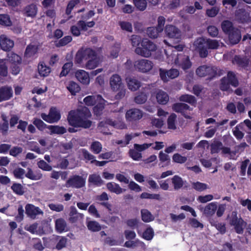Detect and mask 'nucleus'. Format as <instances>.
Returning <instances> with one entry per match:
<instances>
[{"label":"nucleus","instance_id":"14","mask_svg":"<svg viewBox=\"0 0 251 251\" xmlns=\"http://www.w3.org/2000/svg\"><path fill=\"white\" fill-rule=\"evenodd\" d=\"M196 74L200 77L206 75L213 76L216 74V68L212 66L203 65L197 69Z\"/></svg>","mask_w":251,"mask_h":251},{"label":"nucleus","instance_id":"8","mask_svg":"<svg viewBox=\"0 0 251 251\" xmlns=\"http://www.w3.org/2000/svg\"><path fill=\"white\" fill-rule=\"evenodd\" d=\"M95 25L94 21H90L85 23L83 21H78L76 25L71 27V31L73 35L78 36L80 35L81 30L86 31L88 28L93 27Z\"/></svg>","mask_w":251,"mask_h":251},{"label":"nucleus","instance_id":"54","mask_svg":"<svg viewBox=\"0 0 251 251\" xmlns=\"http://www.w3.org/2000/svg\"><path fill=\"white\" fill-rule=\"evenodd\" d=\"M173 161L176 163L182 164L185 163L187 160V157L182 156L179 153H175L172 157Z\"/></svg>","mask_w":251,"mask_h":251},{"label":"nucleus","instance_id":"27","mask_svg":"<svg viewBox=\"0 0 251 251\" xmlns=\"http://www.w3.org/2000/svg\"><path fill=\"white\" fill-rule=\"evenodd\" d=\"M227 35L230 43L233 45L237 44L241 38L240 31L237 28L232 30V31L230 32Z\"/></svg>","mask_w":251,"mask_h":251},{"label":"nucleus","instance_id":"26","mask_svg":"<svg viewBox=\"0 0 251 251\" xmlns=\"http://www.w3.org/2000/svg\"><path fill=\"white\" fill-rule=\"evenodd\" d=\"M126 80L128 89L131 91H135L141 86L140 81L134 77H127Z\"/></svg>","mask_w":251,"mask_h":251},{"label":"nucleus","instance_id":"1","mask_svg":"<svg viewBox=\"0 0 251 251\" xmlns=\"http://www.w3.org/2000/svg\"><path fill=\"white\" fill-rule=\"evenodd\" d=\"M91 116L89 110L86 107L77 110L71 111L68 116L69 124L75 127L87 128L91 126V121L88 119Z\"/></svg>","mask_w":251,"mask_h":251},{"label":"nucleus","instance_id":"32","mask_svg":"<svg viewBox=\"0 0 251 251\" xmlns=\"http://www.w3.org/2000/svg\"><path fill=\"white\" fill-rule=\"evenodd\" d=\"M88 182L97 186H100L103 182L100 176L97 174L90 175L88 178Z\"/></svg>","mask_w":251,"mask_h":251},{"label":"nucleus","instance_id":"62","mask_svg":"<svg viewBox=\"0 0 251 251\" xmlns=\"http://www.w3.org/2000/svg\"><path fill=\"white\" fill-rule=\"evenodd\" d=\"M159 159L161 163H165L166 165H168L170 162V158L169 156L163 152L160 151L159 153Z\"/></svg>","mask_w":251,"mask_h":251},{"label":"nucleus","instance_id":"45","mask_svg":"<svg viewBox=\"0 0 251 251\" xmlns=\"http://www.w3.org/2000/svg\"><path fill=\"white\" fill-rule=\"evenodd\" d=\"M243 128V123L238 125L233 130V134L237 139H241L243 138L244 134L240 130Z\"/></svg>","mask_w":251,"mask_h":251},{"label":"nucleus","instance_id":"57","mask_svg":"<svg viewBox=\"0 0 251 251\" xmlns=\"http://www.w3.org/2000/svg\"><path fill=\"white\" fill-rule=\"evenodd\" d=\"M78 213L77 212V209L74 206H71L70 207V211L69 213V220L71 222H75L76 221V219L77 218V215Z\"/></svg>","mask_w":251,"mask_h":251},{"label":"nucleus","instance_id":"44","mask_svg":"<svg viewBox=\"0 0 251 251\" xmlns=\"http://www.w3.org/2000/svg\"><path fill=\"white\" fill-rule=\"evenodd\" d=\"M3 123H0V132L3 135H5L8 129V121L4 115H1Z\"/></svg>","mask_w":251,"mask_h":251},{"label":"nucleus","instance_id":"17","mask_svg":"<svg viewBox=\"0 0 251 251\" xmlns=\"http://www.w3.org/2000/svg\"><path fill=\"white\" fill-rule=\"evenodd\" d=\"M155 97L157 102L160 104H166L169 100L167 93L161 90H158L151 94V97Z\"/></svg>","mask_w":251,"mask_h":251},{"label":"nucleus","instance_id":"49","mask_svg":"<svg viewBox=\"0 0 251 251\" xmlns=\"http://www.w3.org/2000/svg\"><path fill=\"white\" fill-rule=\"evenodd\" d=\"M154 236V231L151 227L147 228L142 233V237L146 240H151Z\"/></svg>","mask_w":251,"mask_h":251},{"label":"nucleus","instance_id":"59","mask_svg":"<svg viewBox=\"0 0 251 251\" xmlns=\"http://www.w3.org/2000/svg\"><path fill=\"white\" fill-rule=\"evenodd\" d=\"M232 226H234L235 231L237 233L241 234L243 233L244 227L245 226V223L242 219H241L238 223Z\"/></svg>","mask_w":251,"mask_h":251},{"label":"nucleus","instance_id":"9","mask_svg":"<svg viewBox=\"0 0 251 251\" xmlns=\"http://www.w3.org/2000/svg\"><path fill=\"white\" fill-rule=\"evenodd\" d=\"M237 87L239 83L235 75L232 72H229L226 77H224L221 80V89L226 91L229 88V85Z\"/></svg>","mask_w":251,"mask_h":251},{"label":"nucleus","instance_id":"53","mask_svg":"<svg viewBox=\"0 0 251 251\" xmlns=\"http://www.w3.org/2000/svg\"><path fill=\"white\" fill-rule=\"evenodd\" d=\"M88 229L92 231H98L101 229L100 225L96 221H90L87 224Z\"/></svg>","mask_w":251,"mask_h":251},{"label":"nucleus","instance_id":"10","mask_svg":"<svg viewBox=\"0 0 251 251\" xmlns=\"http://www.w3.org/2000/svg\"><path fill=\"white\" fill-rule=\"evenodd\" d=\"M41 117L47 123H57L60 119L61 114L60 111L56 108L51 107L48 115L42 113Z\"/></svg>","mask_w":251,"mask_h":251},{"label":"nucleus","instance_id":"29","mask_svg":"<svg viewBox=\"0 0 251 251\" xmlns=\"http://www.w3.org/2000/svg\"><path fill=\"white\" fill-rule=\"evenodd\" d=\"M101 62V61L100 58H97L96 56L92 58L89 59L85 65H82V67H85L87 69H94L97 67Z\"/></svg>","mask_w":251,"mask_h":251},{"label":"nucleus","instance_id":"50","mask_svg":"<svg viewBox=\"0 0 251 251\" xmlns=\"http://www.w3.org/2000/svg\"><path fill=\"white\" fill-rule=\"evenodd\" d=\"M129 154L130 157L135 161H139L142 157V153L134 148L129 150Z\"/></svg>","mask_w":251,"mask_h":251},{"label":"nucleus","instance_id":"25","mask_svg":"<svg viewBox=\"0 0 251 251\" xmlns=\"http://www.w3.org/2000/svg\"><path fill=\"white\" fill-rule=\"evenodd\" d=\"M75 75L77 79L81 83L87 85L90 83L89 75L84 70H79L77 71Z\"/></svg>","mask_w":251,"mask_h":251},{"label":"nucleus","instance_id":"30","mask_svg":"<svg viewBox=\"0 0 251 251\" xmlns=\"http://www.w3.org/2000/svg\"><path fill=\"white\" fill-rule=\"evenodd\" d=\"M38 71L41 76L45 77L50 74L51 69L45 63L42 62L38 64Z\"/></svg>","mask_w":251,"mask_h":251},{"label":"nucleus","instance_id":"16","mask_svg":"<svg viewBox=\"0 0 251 251\" xmlns=\"http://www.w3.org/2000/svg\"><path fill=\"white\" fill-rule=\"evenodd\" d=\"M217 209V203L216 202H212L207 204L204 207H200V210L202 212L203 214L207 217H211L213 216Z\"/></svg>","mask_w":251,"mask_h":251},{"label":"nucleus","instance_id":"64","mask_svg":"<svg viewBox=\"0 0 251 251\" xmlns=\"http://www.w3.org/2000/svg\"><path fill=\"white\" fill-rule=\"evenodd\" d=\"M214 199L213 196L211 194L205 196H200L197 198V201L201 203H206Z\"/></svg>","mask_w":251,"mask_h":251},{"label":"nucleus","instance_id":"22","mask_svg":"<svg viewBox=\"0 0 251 251\" xmlns=\"http://www.w3.org/2000/svg\"><path fill=\"white\" fill-rule=\"evenodd\" d=\"M55 229L59 233L69 230L66 222L63 218H58L55 221Z\"/></svg>","mask_w":251,"mask_h":251},{"label":"nucleus","instance_id":"15","mask_svg":"<svg viewBox=\"0 0 251 251\" xmlns=\"http://www.w3.org/2000/svg\"><path fill=\"white\" fill-rule=\"evenodd\" d=\"M165 33L170 39L179 40L181 38V32L177 27L172 25H167L165 28Z\"/></svg>","mask_w":251,"mask_h":251},{"label":"nucleus","instance_id":"21","mask_svg":"<svg viewBox=\"0 0 251 251\" xmlns=\"http://www.w3.org/2000/svg\"><path fill=\"white\" fill-rule=\"evenodd\" d=\"M13 41L8 39L4 35L0 36V46L5 51L10 50L14 46Z\"/></svg>","mask_w":251,"mask_h":251},{"label":"nucleus","instance_id":"55","mask_svg":"<svg viewBox=\"0 0 251 251\" xmlns=\"http://www.w3.org/2000/svg\"><path fill=\"white\" fill-rule=\"evenodd\" d=\"M180 101L188 102L190 104H194L196 103V100L194 96L189 95H183L179 98Z\"/></svg>","mask_w":251,"mask_h":251},{"label":"nucleus","instance_id":"63","mask_svg":"<svg viewBox=\"0 0 251 251\" xmlns=\"http://www.w3.org/2000/svg\"><path fill=\"white\" fill-rule=\"evenodd\" d=\"M81 152L84 158L87 161H90L91 163H94L95 161V156L89 153L88 151H87L85 149H82Z\"/></svg>","mask_w":251,"mask_h":251},{"label":"nucleus","instance_id":"51","mask_svg":"<svg viewBox=\"0 0 251 251\" xmlns=\"http://www.w3.org/2000/svg\"><path fill=\"white\" fill-rule=\"evenodd\" d=\"M0 25L10 26L12 22L9 16L7 14H0Z\"/></svg>","mask_w":251,"mask_h":251},{"label":"nucleus","instance_id":"28","mask_svg":"<svg viewBox=\"0 0 251 251\" xmlns=\"http://www.w3.org/2000/svg\"><path fill=\"white\" fill-rule=\"evenodd\" d=\"M107 189L111 192L115 193L117 195L122 194L125 191V189L122 188L120 186L114 182H108L106 184Z\"/></svg>","mask_w":251,"mask_h":251},{"label":"nucleus","instance_id":"33","mask_svg":"<svg viewBox=\"0 0 251 251\" xmlns=\"http://www.w3.org/2000/svg\"><path fill=\"white\" fill-rule=\"evenodd\" d=\"M37 12V8L34 4L27 6L24 10V14L27 17H34Z\"/></svg>","mask_w":251,"mask_h":251},{"label":"nucleus","instance_id":"18","mask_svg":"<svg viewBox=\"0 0 251 251\" xmlns=\"http://www.w3.org/2000/svg\"><path fill=\"white\" fill-rule=\"evenodd\" d=\"M178 75L179 72L177 69H171L168 71H165L162 69L160 70V75L164 81H167L169 78H175L177 77Z\"/></svg>","mask_w":251,"mask_h":251},{"label":"nucleus","instance_id":"39","mask_svg":"<svg viewBox=\"0 0 251 251\" xmlns=\"http://www.w3.org/2000/svg\"><path fill=\"white\" fill-rule=\"evenodd\" d=\"M141 213L142 219L144 222L149 223L154 220L153 216L147 209H142Z\"/></svg>","mask_w":251,"mask_h":251},{"label":"nucleus","instance_id":"37","mask_svg":"<svg viewBox=\"0 0 251 251\" xmlns=\"http://www.w3.org/2000/svg\"><path fill=\"white\" fill-rule=\"evenodd\" d=\"M172 182L175 190H178L181 188L184 184L182 178L177 175L172 177Z\"/></svg>","mask_w":251,"mask_h":251},{"label":"nucleus","instance_id":"11","mask_svg":"<svg viewBox=\"0 0 251 251\" xmlns=\"http://www.w3.org/2000/svg\"><path fill=\"white\" fill-rule=\"evenodd\" d=\"M134 66L136 70L145 73L152 69L153 63L151 61L147 59H140L134 62Z\"/></svg>","mask_w":251,"mask_h":251},{"label":"nucleus","instance_id":"42","mask_svg":"<svg viewBox=\"0 0 251 251\" xmlns=\"http://www.w3.org/2000/svg\"><path fill=\"white\" fill-rule=\"evenodd\" d=\"M191 185L192 188L198 191H203L209 188L207 184L199 181L193 182L191 183Z\"/></svg>","mask_w":251,"mask_h":251},{"label":"nucleus","instance_id":"43","mask_svg":"<svg viewBox=\"0 0 251 251\" xmlns=\"http://www.w3.org/2000/svg\"><path fill=\"white\" fill-rule=\"evenodd\" d=\"M38 51V47L36 45H29L25 50V55L27 57H30L35 55Z\"/></svg>","mask_w":251,"mask_h":251},{"label":"nucleus","instance_id":"58","mask_svg":"<svg viewBox=\"0 0 251 251\" xmlns=\"http://www.w3.org/2000/svg\"><path fill=\"white\" fill-rule=\"evenodd\" d=\"M147 95L144 93H141L134 98L135 102L137 104H142L147 100Z\"/></svg>","mask_w":251,"mask_h":251},{"label":"nucleus","instance_id":"23","mask_svg":"<svg viewBox=\"0 0 251 251\" xmlns=\"http://www.w3.org/2000/svg\"><path fill=\"white\" fill-rule=\"evenodd\" d=\"M173 109L176 112L182 113L185 118L188 119L191 118L190 116L185 114L187 111L191 110V109L187 104L182 103H176L173 105Z\"/></svg>","mask_w":251,"mask_h":251},{"label":"nucleus","instance_id":"2","mask_svg":"<svg viewBox=\"0 0 251 251\" xmlns=\"http://www.w3.org/2000/svg\"><path fill=\"white\" fill-rule=\"evenodd\" d=\"M167 61L169 64H175L185 71L190 69L192 65L188 55L182 53L178 54L172 49H165Z\"/></svg>","mask_w":251,"mask_h":251},{"label":"nucleus","instance_id":"24","mask_svg":"<svg viewBox=\"0 0 251 251\" xmlns=\"http://www.w3.org/2000/svg\"><path fill=\"white\" fill-rule=\"evenodd\" d=\"M12 96L11 87L2 86L0 88V102L9 100Z\"/></svg>","mask_w":251,"mask_h":251},{"label":"nucleus","instance_id":"12","mask_svg":"<svg viewBox=\"0 0 251 251\" xmlns=\"http://www.w3.org/2000/svg\"><path fill=\"white\" fill-rule=\"evenodd\" d=\"M86 178L81 176L75 175L69 178L67 181L66 186L67 187H73L79 188L85 185Z\"/></svg>","mask_w":251,"mask_h":251},{"label":"nucleus","instance_id":"61","mask_svg":"<svg viewBox=\"0 0 251 251\" xmlns=\"http://www.w3.org/2000/svg\"><path fill=\"white\" fill-rule=\"evenodd\" d=\"M50 210L57 212L62 211L64 210V206L60 203H50L48 205Z\"/></svg>","mask_w":251,"mask_h":251},{"label":"nucleus","instance_id":"3","mask_svg":"<svg viewBox=\"0 0 251 251\" xmlns=\"http://www.w3.org/2000/svg\"><path fill=\"white\" fill-rule=\"evenodd\" d=\"M222 44L216 40H207L200 38L197 39L194 43V46L200 53L201 57H205L208 54L207 49H217Z\"/></svg>","mask_w":251,"mask_h":251},{"label":"nucleus","instance_id":"19","mask_svg":"<svg viewBox=\"0 0 251 251\" xmlns=\"http://www.w3.org/2000/svg\"><path fill=\"white\" fill-rule=\"evenodd\" d=\"M25 213L31 218L35 219L38 215H43V212L38 207L31 204H28L25 206Z\"/></svg>","mask_w":251,"mask_h":251},{"label":"nucleus","instance_id":"5","mask_svg":"<svg viewBox=\"0 0 251 251\" xmlns=\"http://www.w3.org/2000/svg\"><path fill=\"white\" fill-rule=\"evenodd\" d=\"M141 47H137L135 52L138 55L145 57H150L152 51L156 49V46L147 39H145L141 42Z\"/></svg>","mask_w":251,"mask_h":251},{"label":"nucleus","instance_id":"48","mask_svg":"<svg viewBox=\"0 0 251 251\" xmlns=\"http://www.w3.org/2000/svg\"><path fill=\"white\" fill-rule=\"evenodd\" d=\"M176 115L175 114H172L167 120L168 127L169 129H175L176 128Z\"/></svg>","mask_w":251,"mask_h":251},{"label":"nucleus","instance_id":"13","mask_svg":"<svg viewBox=\"0 0 251 251\" xmlns=\"http://www.w3.org/2000/svg\"><path fill=\"white\" fill-rule=\"evenodd\" d=\"M108 126H113L114 127L124 129L126 127V124L121 121H113L110 119L107 120L105 122H101L99 126V130L103 132V133L107 134L108 132L104 131L103 128L107 127Z\"/></svg>","mask_w":251,"mask_h":251},{"label":"nucleus","instance_id":"56","mask_svg":"<svg viewBox=\"0 0 251 251\" xmlns=\"http://www.w3.org/2000/svg\"><path fill=\"white\" fill-rule=\"evenodd\" d=\"M119 24L122 30L130 32L132 31V26L130 23L122 21L120 22Z\"/></svg>","mask_w":251,"mask_h":251},{"label":"nucleus","instance_id":"36","mask_svg":"<svg viewBox=\"0 0 251 251\" xmlns=\"http://www.w3.org/2000/svg\"><path fill=\"white\" fill-rule=\"evenodd\" d=\"M26 230L33 234L41 235L44 233L42 228L38 226L37 224H33L26 227Z\"/></svg>","mask_w":251,"mask_h":251},{"label":"nucleus","instance_id":"31","mask_svg":"<svg viewBox=\"0 0 251 251\" xmlns=\"http://www.w3.org/2000/svg\"><path fill=\"white\" fill-rule=\"evenodd\" d=\"M25 176L26 177L34 180H39L42 177V174L40 171L34 172L30 168H28V172Z\"/></svg>","mask_w":251,"mask_h":251},{"label":"nucleus","instance_id":"47","mask_svg":"<svg viewBox=\"0 0 251 251\" xmlns=\"http://www.w3.org/2000/svg\"><path fill=\"white\" fill-rule=\"evenodd\" d=\"M136 8L140 11L145 10L147 6V0H133Z\"/></svg>","mask_w":251,"mask_h":251},{"label":"nucleus","instance_id":"41","mask_svg":"<svg viewBox=\"0 0 251 251\" xmlns=\"http://www.w3.org/2000/svg\"><path fill=\"white\" fill-rule=\"evenodd\" d=\"M161 32L159 30V28L154 27H150L147 30V34L151 38H157Z\"/></svg>","mask_w":251,"mask_h":251},{"label":"nucleus","instance_id":"40","mask_svg":"<svg viewBox=\"0 0 251 251\" xmlns=\"http://www.w3.org/2000/svg\"><path fill=\"white\" fill-rule=\"evenodd\" d=\"M67 88L73 95H75L76 93L78 92L80 90L79 85L74 81L69 82L67 86Z\"/></svg>","mask_w":251,"mask_h":251},{"label":"nucleus","instance_id":"60","mask_svg":"<svg viewBox=\"0 0 251 251\" xmlns=\"http://www.w3.org/2000/svg\"><path fill=\"white\" fill-rule=\"evenodd\" d=\"M72 66L73 63L72 62H68L65 63L62 67V70L60 74V75L61 76H66L70 71Z\"/></svg>","mask_w":251,"mask_h":251},{"label":"nucleus","instance_id":"38","mask_svg":"<svg viewBox=\"0 0 251 251\" xmlns=\"http://www.w3.org/2000/svg\"><path fill=\"white\" fill-rule=\"evenodd\" d=\"M47 128L50 130V134H63L66 132V129L63 126H49Z\"/></svg>","mask_w":251,"mask_h":251},{"label":"nucleus","instance_id":"35","mask_svg":"<svg viewBox=\"0 0 251 251\" xmlns=\"http://www.w3.org/2000/svg\"><path fill=\"white\" fill-rule=\"evenodd\" d=\"M221 28L223 32L226 34L235 29L233 27L232 23L228 20L224 21L222 23Z\"/></svg>","mask_w":251,"mask_h":251},{"label":"nucleus","instance_id":"4","mask_svg":"<svg viewBox=\"0 0 251 251\" xmlns=\"http://www.w3.org/2000/svg\"><path fill=\"white\" fill-rule=\"evenodd\" d=\"M109 86L113 92H118L116 95L117 99L124 98L126 95V89L121 76L118 74L112 75L109 78Z\"/></svg>","mask_w":251,"mask_h":251},{"label":"nucleus","instance_id":"46","mask_svg":"<svg viewBox=\"0 0 251 251\" xmlns=\"http://www.w3.org/2000/svg\"><path fill=\"white\" fill-rule=\"evenodd\" d=\"M102 146L101 144L98 141L93 142L90 146V150L95 154L99 153L102 150Z\"/></svg>","mask_w":251,"mask_h":251},{"label":"nucleus","instance_id":"34","mask_svg":"<svg viewBox=\"0 0 251 251\" xmlns=\"http://www.w3.org/2000/svg\"><path fill=\"white\" fill-rule=\"evenodd\" d=\"M125 246L127 248H134L136 247H140L142 249L146 248V245L142 241L137 239L135 241H128L125 242Z\"/></svg>","mask_w":251,"mask_h":251},{"label":"nucleus","instance_id":"7","mask_svg":"<svg viewBox=\"0 0 251 251\" xmlns=\"http://www.w3.org/2000/svg\"><path fill=\"white\" fill-rule=\"evenodd\" d=\"M85 103L88 106H92L96 104L94 107V112L96 114H99L105 104L106 101L100 95L88 96L83 100Z\"/></svg>","mask_w":251,"mask_h":251},{"label":"nucleus","instance_id":"52","mask_svg":"<svg viewBox=\"0 0 251 251\" xmlns=\"http://www.w3.org/2000/svg\"><path fill=\"white\" fill-rule=\"evenodd\" d=\"M212 153H218L223 148V144L219 141H214L211 145Z\"/></svg>","mask_w":251,"mask_h":251},{"label":"nucleus","instance_id":"6","mask_svg":"<svg viewBox=\"0 0 251 251\" xmlns=\"http://www.w3.org/2000/svg\"><path fill=\"white\" fill-rule=\"evenodd\" d=\"M96 56V53L92 49L88 48H82L76 52L75 61L76 63L82 66L84 65V62Z\"/></svg>","mask_w":251,"mask_h":251},{"label":"nucleus","instance_id":"20","mask_svg":"<svg viewBox=\"0 0 251 251\" xmlns=\"http://www.w3.org/2000/svg\"><path fill=\"white\" fill-rule=\"evenodd\" d=\"M143 117V112L138 109H131L128 110L126 114V118L128 121H136Z\"/></svg>","mask_w":251,"mask_h":251}]
</instances>
